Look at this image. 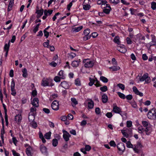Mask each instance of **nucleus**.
I'll list each match as a JSON object with an SVG mask.
<instances>
[{
	"instance_id": "f257e3e1",
	"label": "nucleus",
	"mask_w": 156,
	"mask_h": 156,
	"mask_svg": "<svg viewBox=\"0 0 156 156\" xmlns=\"http://www.w3.org/2000/svg\"><path fill=\"white\" fill-rule=\"evenodd\" d=\"M53 79L50 77L43 78L41 82V85L44 87H52L55 85Z\"/></svg>"
},
{
	"instance_id": "f03ea898",
	"label": "nucleus",
	"mask_w": 156,
	"mask_h": 156,
	"mask_svg": "<svg viewBox=\"0 0 156 156\" xmlns=\"http://www.w3.org/2000/svg\"><path fill=\"white\" fill-rule=\"evenodd\" d=\"M83 63L84 67L87 68H92L94 65L93 61L89 58L84 59L83 60Z\"/></svg>"
},
{
	"instance_id": "7ed1b4c3",
	"label": "nucleus",
	"mask_w": 156,
	"mask_h": 156,
	"mask_svg": "<svg viewBox=\"0 0 156 156\" xmlns=\"http://www.w3.org/2000/svg\"><path fill=\"white\" fill-rule=\"evenodd\" d=\"M90 33V30L88 28L86 29L83 31L82 34L83 35H84L83 38V41H86L90 38L91 36L89 35Z\"/></svg>"
},
{
	"instance_id": "20e7f679",
	"label": "nucleus",
	"mask_w": 156,
	"mask_h": 156,
	"mask_svg": "<svg viewBox=\"0 0 156 156\" xmlns=\"http://www.w3.org/2000/svg\"><path fill=\"white\" fill-rule=\"evenodd\" d=\"M147 116L151 119H154L156 118V112L154 109H152L149 111Z\"/></svg>"
},
{
	"instance_id": "39448f33",
	"label": "nucleus",
	"mask_w": 156,
	"mask_h": 156,
	"mask_svg": "<svg viewBox=\"0 0 156 156\" xmlns=\"http://www.w3.org/2000/svg\"><path fill=\"white\" fill-rule=\"evenodd\" d=\"M90 1L89 0H85L83 4V9L85 10H89L90 8Z\"/></svg>"
},
{
	"instance_id": "423d86ee",
	"label": "nucleus",
	"mask_w": 156,
	"mask_h": 156,
	"mask_svg": "<svg viewBox=\"0 0 156 156\" xmlns=\"http://www.w3.org/2000/svg\"><path fill=\"white\" fill-rule=\"evenodd\" d=\"M59 102L56 100H55L52 103L51 107L53 110L57 111L59 109Z\"/></svg>"
},
{
	"instance_id": "0eeeda50",
	"label": "nucleus",
	"mask_w": 156,
	"mask_h": 156,
	"mask_svg": "<svg viewBox=\"0 0 156 156\" xmlns=\"http://www.w3.org/2000/svg\"><path fill=\"white\" fill-rule=\"evenodd\" d=\"M117 147L119 152L121 153H122L125 150L124 145L122 143H119L117 144Z\"/></svg>"
},
{
	"instance_id": "6e6552de",
	"label": "nucleus",
	"mask_w": 156,
	"mask_h": 156,
	"mask_svg": "<svg viewBox=\"0 0 156 156\" xmlns=\"http://www.w3.org/2000/svg\"><path fill=\"white\" fill-rule=\"evenodd\" d=\"M24 147H28L26 149V153L28 156H32L33 154L30 151V150L31 149V147L29 144H24Z\"/></svg>"
},
{
	"instance_id": "1a4fd4ad",
	"label": "nucleus",
	"mask_w": 156,
	"mask_h": 156,
	"mask_svg": "<svg viewBox=\"0 0 156 156\" xmlns=\"http://www.w3.org/2000/svg\"><path fill=\"white\" fill-rule=\"evenodd\" d=\"M40 150L42 153L46 155L47 153V148L44 145H41L40 147Z\"/></svg>"
},
{
	"instance_id": "9d476101",
	"label": "nucleus",
	"mask_w": 156,
	"mask_h": 156,
	"mask_svg": "<svg viewBox=\"0 0 156 156\" xmlns=\"http://www.w3.org/2000/svg\"><path fill=\"white\" fill-rule=\"evenodd\" d=\"M104 7L105 9L103 10L104 12L107 14H109L111 9L110 5L108 4H106Z\"/></svg>"
},
{
	"instance_id": "9b49d317",
	"label": "nucleus",
	"mask_w": 156,
	"mask_h": 156,
	"mask_svg": "<svg viewBox=\"0 0 156 156\" xmlns=\"http://www.w3.org/2000/svg\"><path fill=\"white\" fill-rule=\"evenodd\" d=\"M63 133V137L65 141L67 142L68 141V132L64 129L62 130Z\"/></svg>"
},
{
	"instance_id": "f8f14e48",
	"label": "nucleus",
	"mask_w": 156,
	"mask_h": 156,
	"mask_svg": "<svg viewBox=\"0 0 156 156\" xmlns=\"http://www.w3.org/2000/svg\"><path fill=\"white\" fill-rule=\"evenodd\" d=\"M133 91L134 93L142 97L143 96V94L142 93L140 92L137 89L136 87L134 86L133 88Z\"/></svg>"
},
{
	"instance_id": "ddd939ff",
	"label": "nucleus",
	"mask_w": 156,
	"mask_h": 156,
	"mask_svg": "<svg viewBox=\"0 0 156 156\" xmlns=\"http://www.w3.org/2000/svg\"><path fill=\"white\" fill-rule=\"evenodd\" d=\"M152 131V128L151 125H149V126H147L145 129L144 130L146 134L149 135Z\"/></svg>"
},
{
	"instance_id": "4468645a",
	"label": "nucleus",
	"mask_w": 156,
	"mask_h": 156,
	"mask_svg": "<svg viewBox=\"0 0 156 156\" xmlns=\"http://www.w3.org/2000/svg\"><path fill=\"white\" fill-rule=\"evenodd\" d=\"M83 28V26H82L77 27H75L72 29V31L73 32H77L81 30Z\"/></svg>"
},
{
	"instance_id": "2eb2a0df",
	"label": "nucleus",
	"mask_w": 156,
	"mask_h": 156,
	"mask_svg": "<svg viewBox=\"0 0 156 156\" xmlns=\"http://www.w3.org/2000/svg\"><path fill=\"white\" fill-rule=\"evenodd\" d=\"M112 111L118 114H120V113L122 112L121 109L116 106L113 107Z\"/></svg>"
},
{
	"instance_id": "dca6fc26",
	"label": "nucleus",
	"mask_w": 156,
	"mask_h": 156,
	"mask_svg": "<svg viewBox=\"0 0 156 156\" xmlns=\"http://www.w3.org/2000/svg\"><path fill=\"white\" fill-rule=\"evenodd\" d=\"M107 2L105 0H98L97 1V4L98 5H101L102 6L103 5L105 6L107 4Z\"/></svg>"
},
{
	"instance_id": "f3484780",
	"label": "nucleus",
	"mask_w": 156,
	"mask_h": 156,
	"mask_svg": "<svg viewBox=\"0 0 156 156\" xmlns=\"http://www.w3.org/2000/svg\"><path fill=\"white\" fill-rule=\"evenodd\" d=\"M129 130L130 131V132L129 133L126 132L125 130H121V132L124 136L126 138H128L129 136V134H130L132 132V130L131 129H129Z\"/></svg>"
},
{
	"instance_id": "a211bd4d",
	"label": "nucleus",
	"mask_w": 156,
	"mask_h": 156,
	"mask_svg": "<svg viewBox=\"0 0 156 156\" xmlns=\"http://www.w3.org/2000/svg\"><path fill=\"white\" fill-rule=\"evenodd\" d=\"M14 0H10L7 9V11L8 12H9L12 10V7L14 4Z\"/></svg>"
},
{
	"instance_id": "6ab92c4d",
	"label": "nucleus",
	"mask_w": 156,
	"mask_h": 156,
	"mask_svg": "<svg viewBox=\"0 0 156 156\" xmlns=\"http://www.w3.org/2000/svg\"><path fill=\"white\" fill-rule=\"evenodd\" d=\"M22 120V116L21 115H17L15 118V120L16 122H20Z\"/></svg>"
},
{
	"instance_id": "aec40b11",
	"label": "nucleus",
	"mask_w": 156,
	"mask_h": 156,
	"mask_svg": "<svg viewBox=\"0 0 156 156\" xmlns=\"http://www.w3.org/2000/svg\"><path fill=\"white\" fill-rule=\"evenodd\" d=\"M142 145L141 143L139 142L137 143L136 145H134V147L133 148V150L135 151H137L139 149V148H141L142 147Z\"/></svg>"
},
{
	"instance_id": "412c9836",
	"label": "nucleus",
	"mask_w": 156,
	"mask_h": 156,
	"mask_svg": "<svg viewBox=\"0 0 156 156\" xmlns=\"http://www.w3.org/2000/svg\"><path fill=\"white\" fill-rule=\"evenodd\" d=\"M61 86L66 89H68V84L65 81L62 82L61 83Z\"/></svg>"
},
{
	"instance_id": "4be33fe9",
	"label": "nucleus",
	"mask_w": 156,
	"mask_h": 156,
	"mask_svg": "<svg viewBox=\"0 0 156 156\" xmlns=\"http://www.w3.org/2000/svg\"><path fill=\"white\" fill-rule=\"evenodd\" d=\"M75 84L76 86H80L81 85V82L80 78H78L75 80Z\"/></svg>"
},
{
	"instance_id": "5701e85b",
	"label": "nucleus",
	"mask_w": 156,
	"mask_h": 156,
	"mask_svg": "<svg viewBox=\"0 0 156 156\" xmlns=\"http://www.w3.org/2000/svg\"><path fill=\"white\" fill-rule=\"evenodd\" d=\"M80 61V60L79 61H74L72 63V66L73 67H76L78 66Z\"/></svg>"
},
{
	"instance_id": "b1692460",
	"label": "nucleus",
	"mask_w": 156,
	"mask_h": 156,
	"mask_svg": "<svg viewBox=\"0 0 156 156\" xmlns=\"http://www.w3.org/2000/svg\"><path fill=\"white\" fill-rule=\"evenodd\" d=\"M27 70L26 68H24L22 70L23 73L22 76L24 78H26L28 74L27 73Z\"/></svg>"
},
{
	"instance_id": "393cba45",
	"label": "nucleus",
	"mask_w": 156,
	"mask_h": 156,
	"mask_svg": "<svg viewBox=\"0 0 156 156\" xmlns=\"http://www.w3.org/2000/svg\"><path fill=\"white\" fill-rule=\"evenodd\" d=\"M2 106L4 108V112H5V119H7L8 118V115L7 114V110L6 108V106L4 104H2Z\"/></svg>"
},
{
	"instance_id": "a878e982",
	"label": "nucleus",
	"mask_w": 156,
	"mask_h": 156,
	"mask_svg": "<svg viewBox=\"0 0 156 156\" xmlns=\"http://www.w3.org/2000/svg\"><path fill=\"white\" fill-rule=\"evenodd\" d=\"M102 100L103 102L106 103L108 100L107 96L105 94L103 95L102 96Z\"/></svg>"
},
{
	"instance_id": "bb28decb",
	"label": "nucleus",
	"mask_w": 156,
	"mask_h": 156,
	"mask_svg": "<svg viewBox=\"0 0 156 156\" xmlns=\"http://www.w3.org/2000/svg\"><path fill=\"white\" fill-rule=\"evenodd\" d=\"M44 12V10L43 9H36L35 13L37 14V15H39L40 16H42Z\"/></svg>"
},
{
	"instance_id": "cd10ccee",
	"label": "nucleus",
	"mask_w": 156,
	"mask_h": 156,
	"mask_svg": "<svg viewBox=\"0 0 156 156\" xmlns=\"http://www.w3.org/2000/svg\"><path fill=\"white\" fill-rule=\"evenodd\" d=\"M120 48L118 49V50L120 52L122 53H125L126 51V49L124 45H122L121 47H120Z\"/></svg>"
},
{
	"instance_id": "c85d7f7f",
	"label": "nucleus",
	"mask_w": 156,
	"mask_h": 156,
	"mask_svg": "<svg viewBox=\"0 0 156 156\" xmlns=\"http://www.w3.org/2000/svg\"><path fill=\"white\" fill-rule=\"evenodd\" d=\"M58 142L57 139L54 138L52 140V144L53 147H56L58 144Z\"/></svg>"
},
{
	"instance_id": "c756f323",
	"label": "nucleus",
	"mask_w": 156,
	"mask_h": 156,
	"mask_svg": "<svg viewBox=\"0 0 156 156\" xmlns=\"http://www.w3.org/2000/svg\"><path fill=\"white\" fill-rule=\"evenodd\" d=\"M71 100L72 101V105L73 106H75L78 104L77 101L75 98H72Z\"/></svg>"
},
{
	"instance_id": "7c9ffc66",
	"label": "nucleus",
	"mask_w": 156,
	"mask_h": 156,
	"mask_svg": "<svg viewBox=\"0 0 156 156\" xmlns=\"http://www.w3.org/2000/svg\"><path fill=\"white\" fill-rule=\"evenodd\" d=\"M109 69L112 71H116L119 70L120 69V68L118 66H114L109 67Z\"/></svg>"
},
{
	"instance_id": "2f4dec72",
	"label": "nucleus",
	"mask_w": 156,
	"mask_h": 156,
	"mask_svg": "<svg viewBox=\"0 0 156 156\" xmlns=\"http://www.w3.org/2000/svg\"><path fill=\"white\" fill-rule=\"evenodd\" d=\"M94 106V103L92 101H91L89 102L88 103V107L90 108H92Z\"/></svg>"
},
{
	"instance_id": "473e14b6",
	"label": "nucleus",
	"mask_w": 156,
	"mask_h": 156,
	"mask_svg": "<svg viewBox=\"0 0 156 156\" xmlns=\"http://www.w3.org/2000/svg\"><path fill=\"white\" fill-rule=\"evenodd\" d=\"M58 75L60 76L61 79H64L65 76L63 71L62 70H60L58 73Z\"/></svg>"
},
{
	"instance_id": "72a5a7b5",
	"label": "nucleus",
	"mask_w": 156,
	"mask_h": 156,
	"mask_svg": "<svg viewBox=\"0 0 156 156\" xmlns=\"http://www.w3.org/2000/svg\"><path fill=\"white\" fill-rule=\"evenodd\" d=\"M120 38L118 36H116L114 38L113 41L114 42L118 44H119L120 42L119 40Z\"/></svg>"
},
{
	"instance_id": "f704fd0d",
	"label": "nucleus",
	"mask_w": 156,
	"mask_h": 156,
	"mask_svg": "<svg viewBox=\"0 0 156 156\" xmlns=\"http://www.w3.org/2000/svg\"><path fill=\"white\" fill-rule=\"evenodd\" d=\"M147 74H144L142 77L140 78V81L141 82H143L144 81H145L146 80V78H147Z\"/></svg>"
},
{
	"instance_id": "c9c22d12",
	"label": "nucleus",
	"mask_w": 156,
	"mask_h": 156,
	"mask_svg": "<svg viewBox=\"0 0 156 156\" xmlns=\"http://www.w3.org/2000/svg\"><path fill=\"white\" fill-rule=\"evenodd\" d=\"M51 134V132H49L45 134L44 135V137L46 139H50Z\"/></svg>"
},
{
	"instance_id": "e433bc0d",
	"label": "nucleus",
	"mask_w": 156,
	"mask_h": 156,
	"mask_svg": "<svg viewBox=\"0 0 156 156\" xmlns=\"http://www.w3.org/2000/svg\"><path fill=\"white\" fill-rule=\"evenodd\" d=\"M151 8L153 10L156 9V3L155 2H151Z\"/></svg>"
},
{
	"instance_id": "4c0bfd02",
	"label": "nucleus",
	"mask_w": 156,
	"mask_h": 156,
	"mask_svg": "<svg viewBox=\"0 0 156 156\" xmlns=\"http://www.w3.org/2000/svg\"><path fill=\"white\" fill-rule=\"evenodd\" d=\"M109 2L114 5H116L119 3V0H109Z\"/></svg>"
},
{
	"instance_id": "58836bf2",
	"label": "nucleus",
	"mask_w": 156,
	"mask_h": 156,
	"mask_svg": "<svg viewBox=\"0 0 156 156\" xmlns=\"http://www.w3.org/2000/svg\"><path fill=\"white\" fill-rule=\"evenodd\" d=\"M100 80L104 83H107L108 81L107 78L104 76H101L100 77Z\"/></svg>"
},
{
	"instance_id": "ea45409f",
	"label": "nucleus",
	"mask_w": 156,
	"mask_h": 156,
	"mask_svg": "<svg viewBox=\"0 0 156 156\" xmlns=\"http://www.w3.org/2000/svg\"><path fill=\"white\" fill-rule=\"evenodd\" d=\"M117 93L120 98L122 99H124L126 98V96L123 94L119 92H118Z\"/></svg>"
},
{
	"instance_id": "a19ab883",
	"label": "nucleus",
	"mask_w": 156,
	"mask_h": 156,
	"mask_svg": "<svg viewBox=\"0 0 156 156\" xmlns=\"http://www.w3.org/2000/svg\"><path fill=\"white\" fill-rule=\"evenodd\" d=\"M126 146L128 148H133V149L134 145L133 146L131 143L130 141H128L126 142Z\"/></svg>"
},
{
	"instance_id": "79ce46f5",
	"label": "nucleus",
	"mask_w": 156,
	"mask_h": 156,
	"mask_svg": "<svg viewBox=\"0 0 156 156\" xmlns=\"http://www.w3.org/2000/svg\"><path fill=\"white\" fill-rule=\"evenodd\" d=\"M49 42L50 41L48 40H47L46 42H44L43 43V46L44 47L48 48L49 46Z\"/></svg>"
},
{
	"instance_id": "37998d69",
	"label": "nucleus",
	"mask_w": 156,
	"mask_h": 156,
	"mask_svg": "<svg viewBox=\"0 0 156 156\" xmlns=\"http://www.w3.org/2000/svg\"><path fill=\"white\" fill-rule=\"evenodd\" d=\"M138 131L139 133H141L144 131V130L142 126H140L138 127Z\"/></svg>"
},
{
	"instance_id": "c03bdc74",
	"label": "nucleus",
	"mask_w": 156,
	"mask_h": 156,
	"mask_svg": "<svg viewBox=\"0 0 156 156\" xmlns=\"http://www.w3.org/2000/svg\"><path fill=\"white\" fill-rule=\"evenodd\" d=\"M117 86L122 90H124L125 88V86L122 83H119L117 85Z\"/></svg>"
},
{
	"instance_id": "a18cd8bd",
	"label": "nucleus",
	"mask_w": 156,
	"mask_h": 156,
	"mask_svg": "<svg viewBox=\"0 0 156 156\" xmlns=\"http://www.w3.org/2000/svg\"><path fill=\"white\" fill-rule=\"evenodd\" d=\"M76 52H70V54L69 55V58L72 59L75 57L76 55Z\"/></svg>"
},
{
	"instance_id": "49530a36",
	"label": "nucleus",
	"mask_w": 156,
	"mask_h": 156,
	"mask_svg": "<svg viewBox=\"0 0 156 156\" xmlns=\"http://www.w3.org/2000/svg\"><path fill=\"white\" fill-rule=\"evenodd\" d=\"M61 78L60 77H59L58 76H56L54 77V80L55 82H58L60 81Z\"/></svg>"
},
{
	"instance_id": "de8ad7c7",
	"label": "nucleus",
	"mask_w": 156,
	"mask_h": 156,
	"mask_svg": "<svg viewBox=\"0 0 156 156\" xmlns=\"http://www.w3.org/2000/svg\"><path fill=\"white\" fill-rule=\"evenodd\" d=\"M37 92L36 88L33 90L31 93V95L33 97H35L37 95Z\"/></svg>"
},
{
	"instance_id": "09e8293b",
	"label": "nucleus",
	"mask_w": 156,
	"mask_h": 156,
	"mask_svg": "<svg viewBox=\"0 0 156 156\" xmlns=\"http://www.w3.org/2000/svg\"><path fill=\"white\" fill-rule=\"evenodd\" d=\"M94 83H95L94 85L96 87H100L101 86L99 81L97 80L96 78H95V81Z\"/></svg>"
},
{
	"instance_id": "8fccbe9b",
	"label": "nucleus",
	"mask_w": 156,
	"mask_h": 156,
	"mask_svg": "<svg viewBox=\"0 0 156 156\" xmlns=\"http://www.w3.org/2000/svg\"><path fill=\"white\" fill-rule=\"evenodd\" d=\"M100 90L102 92H105L108 90V88L106 86H104L100 88Z\"/></svg>"
},
{
	"instance_id": "3c124183",
	"label": "nucleus",
	"mask_w": 156,
	"mask_h": 156,
	"mask_svg": "<svg viewBox=\"0 0 156 156\" xmlns=\"http://www.w3.org/2000/svg\"><path fill=\"white\" fill-rule=\"evenodd\" d=\"M12 151L14 156H20V154L16 152L14 150H12Z\"/></svg>"
},
{
	"instance_id": "603ef678",
	"label": "nucleus",
	"mask_w": 156,
	"mask_h": 156,
	"mask_svg": "<svg viewBox=\"0 0 156 156\" xmlns=\"http://www.w3.org/2000/svg\"><path fill=\"white\" fill-rule=\"evenodd\" d=\"M10 47L7 45V43L5 44L4 47V51H9Z\"/></svg>"
},
{
	"instance_id": "864d4df0",
	"label": "nucleus",
	"mask_w": 156,
	"mask_h": 156,
	"mask_svg": "<svg viewBox=\"0 0 156 156\" xmlns=\"http://www.w3.org/2000/svg\"><path fill=\"white\" fill-rule=\"evenodd\" d=\"M15 82L14 79H13L12 80L11 85V88H15Z\"/></svg>"
},
{
	"instance_id": "5fc2aeb1",
	"label": "nucleus",
	"mask_w": 156,
	"mask_h": 156,
	"mask_svg": "<svg viewBox=\"0 0 156 156\" xmlns=\"http://www.w3.org/2000/svg\"><path fill=\"white\" fill-rule=\"evenodd\" d=\"M132 126V122L131 121H127L126 122V126L128 127H130Z\"/></svg>"
},
{
	"instance_id": "6e6d98bb",
	"label": "nucleus",
	"mask_w": 156,
	"mask_h": 156,
	"mask_svg": "<svg viewBox=\"0 0 156 156\" xmlns=\"http://www.w3.org/2000/svg\"><path fill=\"white\" fill-rule=\"evenodd\" d=\"M151 80L150 77H149L147 75L145 81V83H149L151 82Z\"/></svg>"
},
{
	"instance_id": "4d7b16f0",
	"label": "nucleus",
	"mask_w": 156,
	"mask_h": 156,
	"mask_svg": "<svg viewBox=\"0 0 156 156\" xmlns=\"http://www.w3.org/2000/svg\"><path fill=\"white\" fill-rule=\"evenodd\" d=\"M43 32L44 34V37H46V38H47L49 35V32L45 30H44Z\"/></svg>"
},
{
	"instance_id": "13d9d810",
	"label": "nucleus",
	"mask_w": 156,
	"mask_h": 156,
	"mask_svg": "<svg viewBox=\"0 0 156 156\" xmlns=\"http://www.w3.org/2000/svg\"><path fill=\"white\" fill-rule=\"evenodd\" d=\"M110 145L112 147H115L116 146V144L115 142L113 140H112L109 142Z\"/></svg>"
},
{
	"instance_id": "bf43d9fd",
	"label": "nucleus",
	"mask_w": 156,
	"mask_h": 156,
	"mask_svg": "<svg viewBox=\"0 0 156 156\" xmlns=\"http://www.w3.org/2000/svg\"><path fill=\"white\" fill-rule=\"evenodd\" d=\"M11 91H12L11 94L13 96H15L16 94V92L15 88H11Z\"/></svg>"
},
{
	"instance_id": "052dcab7",
	"label": "nucleus",
	"mask_w": 156,
	"mask_h": 156,
	"mask_svg": "<svg viewBox=\"0 0 156 156\" xmlns=\"http://www.w3.org/2000/svg\"><path fill=\"white\" fill-rule=\"evenodd\" d=\"M98 35V34L96 32H93L91 34V36L93 38H96Z\"/></svg>"
},
{
	"instance_id": "680f3d73",
	"label": "nucleus",
	"mask_w": 156,
	"mask_h": 156,
	"mask_svg": "<svg viewBox=\"0 0 156 156\" xmlns=\"http://www.w3.org/2000/svg\"><path fill=\"white\" fill-rule=\"evenodd\" d=\"M60 14V13L59 12H58L56 13L54 15L53 17L52 18V19L53 21H55L57 18L56 16L59 15Z\"/></svg>"
},
{
	"instance_id": "e2e57ef3",
	"label": "nucleus",
	"mask_w": 156,
	"mask_h": 156,
	"mask_svg": "<svg viewBox=\"0 0 156 156\" xmlns=\"http://www.w3.org/2000/svg\"><path fill=\"white\" fill-rule=\"evenodd\" d=\"M43 111L45 113L49 114L50 113V110L48 108H44L43 109Z\"/></svg>"
},
{
	"instance_id": "0e129e2a",
	"label": "nucleus",
	"mask_w": 156,
	"mask_h": 156,
	"mask_svg": "<svg viewBox=\"0 0 156 156\" xmlns=\"http://www.w3.org/2000/svg\"><path fill=\"white\" fill-rule=\"evenodd\" d=\"M31 126L32 128L34 129H36L37 126V122H34L31 124Z\"/></svg>"
},
{
	"instance_id": "69168bd1",
	"label": "nucleus",
	"mask_w": 156,
	"mask_h": 156,
	"mask_svg": "<svg viewBox=\"0 0 156 156\" xmlns=\"http://www.w3.org/2000/svg\"><path fill=\"white\" fill-rule=\"evenodd\" d=\"M95 112L97 115H99L101 113L100 109L99 108H97L95 109Z\"/></svg>"
},
{
	"instance_id": "338daca9",
	"label": "nucleus",
	"mask_w": 156,
	"mask_h": 156,
	"mask_svg": "<svg viewBox=\"0 0 156 156\" xmlns=\"http://www.w3.org/2000/svg\"><path fill=\"white\" fill-rule=\"evenodd\" d=\"M144 105L146 106H149L151 104V102L149 100H147L145 101L144 103Z\"/></svg>"
},
{
	"instance_id": "774afa93",
	"label": "nucleus",
	"mask_w": 156,
	"mask_h": 156,
	"mask_svg": "<svg viewBox=\"0 0 156 156\" xmlns=\"http://www.w3.org/2000/svg\"><path fill=\"white\" fill-rule=\"evenodd\" d=\"M132 106L134 108H137V105L136 103L135 102L133 101L131 103Z\"/></svg>"
}]
</instances>
